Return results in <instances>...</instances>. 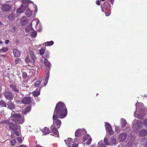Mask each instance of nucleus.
<instances>
[{"mask_svg": "<svg viewBox=\"0 0 147 147\" xmlns=\"http://www.w3.org/2000/svg\"><path fill=\"white\" fill-rule=\"evenodd\" d=\"M9 119L10 120L20 124H22L24 121L23 116L13 111L12 112Z\"/></svg>", "mask_w": 147, "mask_h": 147, "instance_id": "obj_2", "label": "nucleus"}, {"mask_svg": "<svg viewBox=\"0 0 147 147\" xmlns=\"http://www.w3.org/2000/svg\"><path fill=\"white\" fill-rule=\"evenodd\" d=\"M11 145L13 146L15 145L16 143V141L14 140H12L11 141Z\"/></svg>", "mask_w": 147, "mask_h": 147, "instance_id": "obj_42", "label": "nucleus"}, {"mask_svg": "<svg viewBox=\"0 0 147 147\" xmlns=\"http://www.w3.org/2000/svg\"><path fill=\"white\" fill-rule=\"evenodd\" d=\"M22 76L24 78H25L27 76V74L26 72H23L22 73Z\"/></svg>", "mask_w": 147, "mask_h": 147, "instance_id": "obj_45", "label": "nucleus"}, {"mask_svg": "<svg viewBox=\"0 0 147 147\" xmlns=\"http://www.w3.org/2000/svg\"><path fill=\"white\" fill-rule=\"evenodd\" d=\"M31 1L29 0H23L22 1V3L24 4H27L28 3H30L31 2Z\"/></svg>", "mask_w": 147, "mask_h": 147, "instance_id": "obj_41", "label": "nucleus"}, {"mask_svg": "<svg viewBox=\"0 0 147 147\" xmlns=\"http://www.w3.org/2000/svg\"><path fill=\"white\" fill-rule=\"evenodd\" d=\"M127 136V135L125 133L121 134L119 136L118 139L121 142L124 141Z\"/></svg>", "mask_w": 147, "mask_h": 147, "instance_id": "obj_13", "label": "nucleus"}, {"mask_svg": "<svg viewBox=\"0 0 147 147\" xmlns=\"http://www.w3.org/2000/svg\"><path fill=\"white\" fill-rule=\"evenodd\" d=\"M8 50V48L7 47H3L2 49H0V52L1 51L3 52H6Z\"/></svg>", "mask_w": 147, "mask_h": 147, "instance_id": "obj_34", "label": "nucleus"}, {"mask_svg": "<svg viewBox=\"0 0 147 147\" xmlns=\"http://www.w3.org/2000/svg\"><path fill=\"white\" fill-rule=\"evenodd\" d=\"M1 23L0 22V26L1 25Z\"/></svg>", "mask_w": 147, "mask_h": 147, "instance_id": "obj_62", "label": "nucleus"}, {"mask_svg": "<svg viewBox=\"0 0 147 147\" xmlns=\"http://www.w3.org/2000/svg\"><path fill=\"white\" fill-rule=\"evenodd\" d=\"M122 125L123 127H124L126 124V121L124 119H121Z\"/></svg>", "mask_w": 147, "mask_h": 147, "instance_id": "obj_35", "label": "nucleus"}, {"mask_svg": "<svg viewBox=\"0 0 147 147\" xmlns=\"http://www.w3.org/2000/svg\"><path fill=\"white\" fill-rule=\"evenodd\" d=\"M4 95L5 98L9 100H11L13 99L12 94L9 91H6L4 93Z\"/></svg>", "mask_w": 147, "mask_h": 147, "instance_id": "obj_10", "label": "nucleus"}, {"mask_svg": "<svg viewBox=\"0 0 147 147\" xmlns=\"http://www.w3.org/2000/svg\"><path fill=\"white\" fill-rule=\"evenodd\" d=\"M25 10V6L22 5L18 9L17 11V13H18L19 14L23 12Z\"/></svg>", "mask_w": 147, "mask_h": 147, "instance_id": "obj_16", "label": "nucleus"}, {"mask_svg": "<svg viewBox=\"0 0 147 147\" xmlns=\"http://www.w3.org/2000/svg\"><path fill=\"white\" fill-rule=\"evenodd\" d=\"M17 140L20 143H21L22 142V138L21 137H18L17 138Z\"/></svg>", "mask_w": 147, "mask_h": 147, "instance_id": "obj_43", "label": "nucleus"}, {"mask_svg": "<svg viewBox=\"0 0 147 147\" xmlns=\"http://www.w3.org/2000/svg\"><path fill=\"white\" fill-rule=\"evenodd\" d=\"M115 0H110V1L112 5H113Z\"/></svg>", "mask_w": 147, "mask_h": 147, "instance_id": "obj_50", "label": "nucleus"}, {"mask_svg": "<svg viewBox=\"0 0 147 147\" xmlns=\"http://www.w3.org/2000/svg\"><path fill=\"white\" fill-rule=\"evenodd\" d=\"M33 101V99L29 97H25L22 100V103L24 104H28L31 102L34 105V102H32Z\"/></svg>", "mask_w": 147, "mask_h": 147, "instance_id": "obj_9", "label": "nucleus"}, {"mask_svg": "<svg viewBox=\"0 0 147 147\" xmlns=\"http://www.w3.org/2000/svg\"><path fill=\"white\" fill-rule=\"evenodd\" d=\"M40 99L39 98H38V99L36 100L37 101H39L40 100Z\"/></svg>", "mask_w": 147, "mask_h": 147, "instance_id": "obj_58", "label": "nucleus"}, {"mask_svg": "<svg viewBox=\"0 0 147 147\" xmlns=\"http://www.w3.org/2000/svg\"><path fill=\"white\" fill-rule=\"evenodd\" d=\"M20 22L22 25H25L26 24L27 22L26 18L25 16L23 17L21 19Z\"/></svg>", "mask_w": 147, "mask_h": 147, "instance_id": "obj_23", "label": "nucleus"}, {"mask_svg": "<svg viewBox=\"0 0 147 147\" xmlns=\"http://www.w3.org/2000/svg\"><path fill=\"white\" fill-rule=\"evenodd\" d=\"M73 140L71 138H68L66 140H64L66 145L68 147H78V144L74 143L75 141L76 143L78 142L77 140H75L73 141Z\"/></svg>", "mask_w": 147, "mask_h": 147, "instance_id": "obj_4", "label": "nucleus"}, {"mask_svg": "<svg viewBox=\"0 0 147 147\" xmlns=\"http://www.w3.org/2000/svg\"><path fill=\"white\" fill-rule=\"evenodd\" d=\"M45 48L42 47L39 50V54L41 55H42L45 53Z\"/></svg>", "mask_w": 147, "mask_h": 147, "instance_id": "obj_30", "label": "nucleus"}, {"mask_svg": "<svg viewBox=\"0 0 147 147\" xmlns=\"http://www.w3.org/2000/svg\"><path fill=\"white\" fill-rule=\"evenodd\" d=\"M32 22L30 24V25L29 26H28L25 29V30H26V32H27L28 33V32H29L30 31V30H32Z\"/></svg>", "mask_w": 147, "mask_h": 147, "instance_id": "obj_29", "label": "nucleus"}, {"mask_svg": "<svg viewBox=\"0 0 147 147\" xmlns=\"http://www.w3.org/2000/svg\"><path fill=\"white\" fill-rule=\"evenodd\" d=\"M10 86L12 88L13 90L15 92H19V90L17 89V87L16 86L13 85L12 84H11L10 85Z\"/></svg>", "mask_w": 147, "mask_h": 147, "instance_id": "obj_32", "label": "nucleus"}, {"mask_svg": "<svg viewBox=\"0 0 147 147\" xmlns=\"http://www.w3.org/2000/svg\"><path fill=\"white\" fill-rule=\"evenodd\" d=\"M54 44V42L53 41H47L43 44V45L45 46L50 47L52 46Z\"/></svg>", "mask_w": 147, "mask_h": 147, "instance_id": "obj_20", "label": "nucleus"}, {"mask_svg": "<svg viewBox=\"0 0 147 147\" xmlns=\"http://www.w3.org/2000/svg\"><path fill=\"white\" fill-rule=\"evenodd\" d=\"M41 46V44H40V45H38L36 46V47L37 48V49H38V48H39Z\"/></svg>", "mask_w": 147, "mask_h": 147, "instance_id": "obj_52", "label": "nucleus"}, {"mask_svg": "<svg viewBox=\"0 0 147 147\" xmlns=\"http://www.w3.org/2000/svg\"><path fill=\"white\" fill-rule=\"evenodd\" d=\"M15 14L13 13H11L9 16V18L10 20H12L15 17Z\"/></svg>", "mask_w": 147, "mask_h": 147, "instance_id": "obj_38", "label": "nucleus"}, {"mask_svg": "<svg viewBox=\"0 0 147 147\" xmlns=\"http://www.w3.org/2000/svg\"><path fill=\"white\" fill-rule=\"evenodd\" d=\"M105 13V15H106V16H109L110 15V13H111V12H110L109 13V14H108V15H107V14H106V13Z\"/></svg>", "mask_w": 147, "mask_h": 147, "instance_id": "obj_55", "label": "nucleus"}, {"mask_svg": "<svg viewBox=\"0 0 147 147\" xmlns=\"http://www.w3.org/2000/svg\"><path fill=\"white\" fill-rule=\"evenodd\" d=\"M67 114V110L65 105L62 102H60L57 104L55 109L53 116V124L51 126L52 135L55 137H59V132L56 127L59 128L61 125V120L58 118H64Z\"/></svg>", "mask_w": 147, "mask_h": 147, "instance_id": "obj_1", "label": "nucleus"}, {"mask_svg": "<svg viewBox=\"0 0 147 147\" xmlns=\"http://www.w3.org/2000/svg\"><path fill=\"white\" fill-rule=\"evenodd\" d=\"M1 94L0 93V98H1Z\"/></svg>", "mask_w": 147, "mask_h": 147, "instance_id": "obj_59", "label": "nucleus"}, {"mask_svg": "<svg viewBox=\"0 0 147 147\" xmlns=\"http://www.w3.org/2000/svg\"><path fill=\"white\" fill-rule=\"evenodd\" d=\"M147 134V130L143 129L141 130L139 132V135L141 136H144Z\"/></svg>", "mask_w": 147, "mask_h": 147, "instance_id": "obj_18", "label": "nucleus"}, {"mask_svg": "<svg viewBox=\"0 0 147 147\" xmlns=\"http://www.w3.org/2000/svg\"><path fill=\"white\" fill-rule=\"evenodd\" d=\"M87 140L86 144L89 145L91 144L92 140V139L91 138L90 135L87 134L84 136V140L85 141Z\"/></svg>", "mask_w": 147, "mask_h": 147, "instance_id": "obj_12", "label": "nucleus"}, {"mask_svg": "<svg viewBox=\"0 0 147 147\" xmlns=\"http://www.w3.org/2000/svg\"><path fill=\"white\" fill-rule=\"evenodd\" d=\"M21 147H27L28 146H25V145L24 146V145H21Z\"/></svg>", "mask_w": 147, "mask_h": 147, "instance_id": "obj_54", "label": "nucleus"}, {"mask_svg": "<svg viewBox=\"0 0 147 147\" xmlns=\"http://www.w3.org/2000/svg\"><path fill=\"white\" fill-rule=\"evenodd\" d=\"M118 144L117 142L116 141L115 138L113 137L111 138V139L110 141L109 146H114Z\"/></svg>", "mask_w": 147, "mask_h": 147, "instance_id": "obj_14", "label": "nucleus"}, {"mask_svg": "<svg viewBox=\"0 0 147 147\" xmlns=\"http://www.w3.org/2000/svg\"><path fill=\"white\" fill-rule=\"evenodd\" d=\"M143 124L144 125L147 126V119H145L143 122Z\"/></svg>", "mask_w": 147, "mask_h": 147, "instance_id": "obj_46", "label": "nucleus"}, {"mask_svg": "<svg viewBox=\"0 0 147 147\" xmlns=\"http://www.w3.org/2000/svg\"><path fill=\"white\" fill-rule=\"evenodd\" d=\"M40 88L39 90L34 91L32 92L33 96L36 97L39 95L40 94Z\"/></svg>", "mask_w": 147, "mask_h": 147, "instance_id": "obj_24", "label": "nucleus"}, {"mask_svg": "<svg viewBox=\"0 0 147 147\" xmlns=\"http://www.w3.org/2000/svg\"><path fill=\"white\" fill-rule=\"evenodd\" d=\"M7 105V104L3 100H1L0 101V106H1V107H6Z\"/></svg>", "mask_w": 147, "mask_h": 147, "instance_id": "obj_33", "label": "nucleus"}, {"mask_svg": "<svg viewBox=\"0 0 147 147\" xmlns=\"http://www.w3.org/2000/svg\"><path fill=\"white\" fill-rule=\"evenodd\" d=\"M25 62L27 64H29L30 63L31 64V60H30L28 56L25 59Z\"/></svg>", "mask_w": 147, "mask_h": 147, "instance_id": "obj_31", "label": "nucleus"}, {"mask_svg": "<svg viewBox=\"0 0 147 147\" xmlns=\"http://www.w3.org/2000/svg\"><path fill=\"white\" fill-rule=\"evenodd\" d=\"M13 28L14 29H15V27L14 26L13 27Z\"/></svg>", "mask_w": 147, "mask_h": 147, "instance_id": "obj_61", "label": "nucleus"}, {"mask_svg": "<svg viewBox=\"0 0 147 147\" xmlns=\"http://www.w3.org/2000/svg\"><path fill=\"white\" fill-rule=\"evenodd\" d=\"M98 145L99 147H106V146L102 143V141L99 142L98 143Z\"/></svg>", "mask_w": 147, "mask_h": 147, "instance_id": "obj_36", "label": "nucleus"}, {"mask_svg": "<svg viewBox=\"0 0 147 147\" xmlns=\"http://www.w3.org/2000/svg\"><path fill=\"white\" fill-rule=\"evenodd\" d=\"M35 11H36V12L37 11V6L36 5L35 6Z\"/></svg>", "mask_w": 147, "mask_h": 147, "instance_id": "obj_53", "label": "nucleus"}, {"mask_svg": "<svg viewBox=\"0 0 147 147\" xmlns=\"http://www.w3.org/2000/svg\"><path fill=\"white\" fill-rule=\"evenodd\" d=\"M100 1H104L105 0H100Z\"/></svg>", "mask_w": 147, "mask_h": 147, "instance_id": "obj_60", "label": "nucleus"}, {"mask_svg": "<svg viewBox=\"0 0 147 147\" xmlns=\"http://www.w3.org/2000/svg\"><path fill=\"white\" fill-rule=\"evenodd\" d=\"M12 8V5L7 4L2 5L1 6L2 10L5 12H7L10 11Z\"/></svg>", "mask_w": 147, "mask_h": 147, "instance_id": "obj_5", "label": "nucleus"}, {"mask_svg": "<svg viewBox=\"0 0 147 147\" xmlns=\"http://www.w3.org/2000/svg\"><path fill=\"white\" fill-rule=\"evenodd\" d=\"M108 5H109V6H110H110H110V4H108Z\"/></svg>", "mask_w": 147, "mask_h": 147, "instance_id": "obj_63", "label": "nucleus"}, {"mask_svg": "<svg viewBox=\"0 0 147 147\" xmlns=\"http://www.w3.org/2000/svg\"><path fill=\"white\" fill-rule=\"evenodd\" d=\"M14 132L15 134L17 136H19V133L18 132L16 131H14Z\"/></svg>", "mask_w": 147, "mask_h": 147, "instance_id": "obj_48", "label": "nucleus"}, {"mask_svg": "<svg viewBox=\"0 0 147 147\" xmlns=\"http://www.w3.org/2000/svg\"><path fill=\"white\" fill-rule=\"evenodd\" d=\"M105 127L106 131L111 135L113 134L114 132L113 130L112 127L108 123L105 122Z\"/></svg>", "mask_w": 147, "mask_h": 147, "instance_id": "obj_7", "label": "nucleus"}, {"mask_svg": "<svg viewBox=\"0 0 147 147\" xmlns=\"http://www.w3.org/2000/svg\"><path fill=\"white\" fill-rule=\"evenodd\" d=\"M3 43V42L1 41V40H0V44H2Z\"/></svg>", "mask_w": 147, "mask_h": 147, "instance_id": "obj_57", "label": "nucleus"}, {"mask_svg": "<svg viewBox=\"0 0 147 147\" xmlns=\"http://www.w3.org/2000/svg\"><path fill=\"white\" fill-rule=\"evenodd\" d=\"M131 134H130V135H129V138H130V140L129 141V143L130 142H131L130 144H132V142H133L135 140V139L136 138V136H135V135H131Z\"/></svg>", "mask_w": 147, "mask_h": 147, "instance_id": "obj_26", "label": "nucleus"}, {"mask_svg": "<svg viewBox=\"0 0 147 147\" xmlns=\"http://www.w3.org/2000/svg\"><path fill=\"white\" fill-rule=\"evenodd\" d=\"M5 123L9 125V127L10 129L13 131H15L19 128V130L21 129L20 126H18L17 125L14 124L13 122H10L9 120H5L3 121L1 124Z\"/></svg>", "mask_w": 147, "mask_h": 147, "instance_id": "obj_3", "label": "nucleus"}, {"mask_svg": "<svg viewBox=\"0 0 147 147\" xmlns=\"http://www.w3.org/2000/svg\"><path fill=\"white\" fill-rule=\"evenodd\" d=\"M39 20L38 19H35L32 21V23L35 25L36 28L38 31L41 30L42 28L41 25L39 23Z\"/></svg>", "mask_w": 147, "mask_h": 147, "instance_id": "obj_6", "label": "nucleus"}, {"mask_svg": "<svg viewBox=\"0 0 147 147\" xmlns=\"http://www.w3.org/2000/svg\"><path fill=\"white\" fill-rule=\"evenodd\" d=\"M104 143L105 145L109 146L110 141L108 140V138L107 136H106L103 140Z\"/></svg>", "mask_w": 147, "mask_h": 147, "instance_id": "obj_27", "label": "nucleus"}, {"mask_svg": "<svg viewBox=\"0 0 147 147\" xmlns=\"http://www.w3.org/2000/svg\"><path fill=\"white\" fill-rule=\"evenodd\" d=\"M40 84V81H37L36 82L35 84V86L36 87L38 86Z\"/></svg>", "mask_w": 147, "mask_h": 147, "instance_id": "obj_44", "label": "nucleus"}, {"mask_svg": "<svg viewBox=\"0 0 147 147\" xmlns=\"http://www.w3.org/2000/svg\"><path fill=\"white\" fill-rule=\"evenodd\" d=\"M120 130V127H118L117 125L115 126V130L116 132H117V133L119 132Z\"/></svg>", "mask_w": 147, "mask_h": 147, "instance_id": "obj_40", "label": "nucleus"}, {"mask_svg": "<svg viewBox=\"0 0 147 147\" xmlns=\"http://www.w3.org/2000/svg\"><path fill=\"white\" fill-rule=\"evenodd\" d=\"M42 132L44 135H46L49 134V133L50 130L47 127H45L42 130Z\"/></svg>", "mask_w": 147, "mask_h": 147, "instance_id": "obj_25", "label": "nucleus"}, {"mask_svg": "<svg viewBox=\"0 0 147 147\" xmlns=\"http://www.w3.org/2000/svg\"><path fill=\"white\" fill-rule=\"evenodd\" d=\"M36 147H42V146L38 144L36 146Z\"/></svg>", "mask_w": 147, "mask_h": 147, "instance_id": "obj_56", "label": "nucleus"}, {"mask_svg": "<svg viewBox=\"0 0 147 147\" xmlns=\"http://www.w3.org/2000/svg\"><path fill=\"white\" fill-rule=\"evenodd\" d=\"M26 14L28 17H30L32 16V11L28 9L26 11Z\"/></svg>", "mask_w": 147, "mask_h": 147, "instance_id": "obj_28", "label": "nucleus"}, {"mask_svg": "<svg viewBox=\"0 0 147 147\" xmlns=\"http://www.w3.org/2000/svg\"><path fill=\"white\" fill-rule=\"evenodd\" d=\"M13 53L14 56L16 57H19L20 55V51L16 49H13Z\"/></svg>", "mask_w": 147, "mask_h": 147, "instance_id": "obj_17", "label": "nucleus"}, {"mask_svg": "<svg viewBox=\"0 0 147 147\" xmlns=\"http://www.w3.org/2000/svg\"><path fill=\"white\" fill-rule=\"evenodd\" d=\"M30 57L31 59V66H32L34 64L36 57L35 56L34 53L32 51H30L29 52Z\"/></svg>", "mask_w": 147, "mask_h": 147, "instance_id": "obj_11", "label": "nucleus"}, {"mask_svg": "<svg viewBox=\"0 0 147 147\" xmlns=\"http://www.w3.org/2000/svg\"><path fill=\"white\" fill-rule=\"evenodd\" d=\"M8 108L10 110H12L15 109V106L13 103L11 101L7 102V104Z\"/></svg>", "mask_w": 147, "mask_h": 147, "instance_id": "obj_19", "label": "nucleus"}, {"mask_svg": "<svg viewBox=\"0 0 147 147\" xmlns=\"http://www.w3.org/2000/svg\"><path fill=\"white\" fill-rule=\"evenodd\" d=\"M9 42V40H6L5 41V44H7Z\"/></svg>", "mask_w": 147, "mask_h": 147, "instance_id": "obj_51", "label": "nucleus"}, {"mask_svg": "<svg viewBox=\"0 0 147 147\" xmlns=\"http://www.w3.org/2000/svg\"><path fill=\"white\" fill-rule=\"evenodd\" d=\"M44 64L45 66L48 68H51V63L47 59H45L44 61Z\"/></svg>", "mask_w": 147, "mask_h": 147, "instance_id": "obj_22", "label": "nucleus"}, {"mask_svg": "<svg viewBox=\"0 0 147 147\" xmlns=\"http://www.w3.org/2000/svg\"><path fill=\"white\" fill-rule=\"evenodd\" d=\"M37 33L35 31H33L31 33V36L32 37L35 38L36 37Z\"/></svg>", "mask_w": 147, "mask_h": 147, "instance_id": "obj_39", "label": "nucleus"}, {"mask_svg": "<svg viewBox=\"0 0 147 147\" xmlns=\"http://www.w3.org/2000/svg\"><path fill=\"white\" fill-rule=\"evenodd\" d=\"M15 62L16 64H18L21 63H22V61L20 59L18 58L15 59Z\"/></svg>", "mask_w": 147, "mask_h": 147, "instance_id": "obj_37", "label": "nucleus"}, {"mask_svg": "<svg viewBox=\"0 0 147 147\" xmlns=\"http://www.w3.org/2000/svg\"><path fill=\"white\" fill-rule=\"evenodd\" d=\"M31 110V107H28L25 108L22 111V113L24 115L26 114L27 113L30 111Z\"/></svg>", "mask_w": 147, "mask_h": 147, "instance_id": "obj_21", "label": "nucleus"}, {"mask_svg": "<svg viewBox=\"0 0 147 147\" xmlns=\"http://www.w3.org/2000/svg\"><path fill=\"white\" fill-rule=\"evenodd\" d=\"M86 131L84 129H78L76 130L75 135L76 137H80L82 135L85 134Z\"/></svg>", "mask_w": 147, "mask_h": 147, "instance_id": "obj_8", "label": "nucleus"}, {"mask_svg": "<svg viewBox=\"0 0 147 147\" xmlns=\"http://www.w3.org/2000/svg\"><path fill=\"white\" fill-rule=\"evenodd\" d=\"M47 73L46 74L45 78L44 80V84L45 86H46L47 84L49 75V71L48 69H47Z\"/></svg>", "mask_w": 147, "mask_h": 147, "instance_id": "obj_15", "label": "nucleus"}, {"mask_svg": "<svg viewBox=\"0 0 147 147\" xmlns=\"http://www.w3.org/2000/svg\"><path fill=\"white\" fill-rule=\"evenodd\" d=\"M96 3L98 5H100V2L99 0H97L96 2Z\"/></svg>", "mask_w": 147, "mask_h": 147, "instance_id": "obj_49", "label": "nucleus"}, {"mask_svg": "<svg viewBox=\"0 0 147 147\" xmlns=\"http://www.w3.org/2000/svg\"><path fill=\"white\" fill-rule=\"evenodd\" d=\"M18 147H21V146H18Z\"/></svg>", "mask_w": 147, "mask_h": 147, "instance_id": "obj_64", "label": "nucleus"}, {"mask_svg": "<svg viewBox=\"0 0 147 147\" xmlns=\"http://www.w3.org/2000/svg\"><path fill=\"white\" fill-rule=\"evenodd\" d=\"M30 73H32L31 75H32L33 74H34V73L35 72V71L34 69H31L30 71Z\"/></svg>", "mask_w": 147, "mask_h": 147, "instance_id": "obj_47", "label": "nucleus"}]
</instances>
